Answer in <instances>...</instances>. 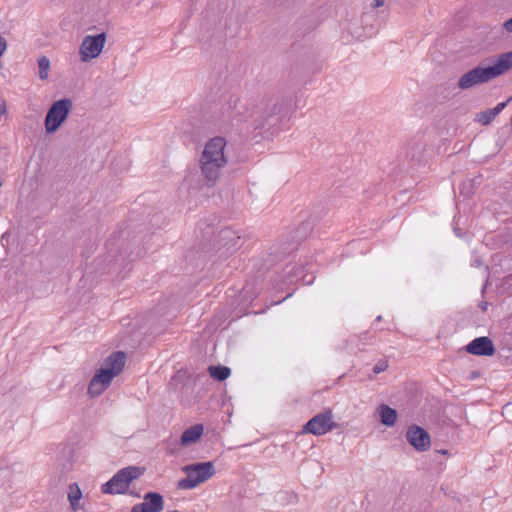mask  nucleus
Returning <instances> with one entry per match:
<instances>
[{"mask_svg":"<svg viewBox=\"0 0 512 512\" xmlns=\"http://www.w3.org/2000/svg\"><path fill=\"white\" fill-rule=\"evenodd\" d=\"M502 30L512 34V17L502 24Z\"/></svg>","mask_w":512,"mask_h":512,"instance_id":"23","label":"nucleus"},{"mask_svg":"<svg viewBox=\"0 0 512 512\" xmlns=\"http://www.w3.org/2000/svg\"><path fill=\"white\" fill-rule=\"evenodd\" d=\"M6 112V106L5 104L3 103L2 106H1V109H0V113L1 114H4Z\"/></svg>","mask_w":512,"mask_h":512,"instance_id":"26","label":"nucleus"},{"mask_svg":"<svg viewBox=\"0 0 512 512\" xmlns=\"http://www.w3.org/2000/svg\"><path fill=\"white\" fill-rule=\"evenodd\" d=\"M510 69H512V50L499 55L492 65L477 66L463 74L458 81V87L461 90H468L497 78Z\"/></svg>","mask_w":512,"mask_h":512,"instance_id":"2","label":"nucleus"},{"mask_svg":"<svg viewBox=\"0 0 512 512\" xmlns=\"http://www.w3.org/2000/svg\"><path fill=\"white\" fill-rule=\"evenodd\" d=\"M38 63V76L41 80H46L49 76L50 60L46 56H41L37 60Z\"/></svg>","mask_w":512,"mask_h":512,"instance_id":"18","label":"nucleus"},{"mask_svg":"<svg viewBox=\"0 0 512 512\" xmlns=\"http://www.w3.org/2000/svg\"><path fill=\"white\" fill-rule=\"evenodd\" d=\"M203 426L201 424L194 425V442L203 435Z\"/></svg>","mask_w":512,"mask_h":512,"instance_id":"22","label":"nucleus"},{"mask_svg":"<svg viewBox=\"0 0 512 512\" xmlns=\"http://www.w3.org/2000/svg\"><path fill=\"white\" fill-rule=\"evenodd\" d=\"M384 4H385V0H373L371 3V6L373 8H380V7L384 6Z\"/></svg>","mask_w":512,"mask_h":512,"instance_id":"25","label":"nucleus"},{"mask_svg":"<svg viewBox=\"0 0 512 512\" xmlns=\"http://www.w3.org/2000/svg\"><path fill=\"white\" fill-rule=\"evenodd\" d=\"M240 237L231 229H223L219 233V244L227 251L236 250L239 246Z\"/></svg>","mask_w":512,"mask_h":512,"instance_id":"13","label":"nucleus"},{"mask_svg":"<svg viewBox=\"0 0 512 512\" xmlns=\"http://www.w3.org/2000/svg\"><path fill=\"white\" fill-rule=\"evenodd\" d=\"M388 368V362L386 360L379 361L373 368L375 374L384 372Z\"/></svg>","mask_w":512,"mask_h":512,"instance_id":"21","label":"nucleus"},{"mask_svg":"<svg viewBox=\"0 0 512 512\" xmlns=\"http://www.w3.org/2000/svg\"><path fill=\"white\" fill-rule=\"evenodd\" d=\"M184 471L187 473L192 471V465L185 466ZM178 487L181 489H191L192 488V477L190 476V474H188L185 479H182L178 482Z\"/></svg>","mask_w":512,"mask_h":512,"instance_id":"19","label":"nucleus"},{"mask_svg":"<svg viewBox=\"0 0 512 512\" xmlns=\"http://www.w3.org/2000/svg\"><path fill=\"white\" fill-rule=\"evenodd\" d=\"M409 444L418 451H426L430 447V436L421 427L411 426L406 433Z\"/></svg>","mask_w":512,"mask_h":512,"instance_id":"8","label":"nucleus"},{"mask_svg":"<svg viewBox=\"0 0 512 512\" xmlns=\"http://www.w3.org/2000/svg\"><path fill=\"white\" fill-rule=\"evenodd\" d=\"M282 106L274 101H269L266 103H262L258 108L256 114L258 117H263V123H272L276 120V116L280 113Z\"/></svg>","mask_w":512,"mask_h":512,"instance_id":"12","label":"nucleus"},{"mask_svg":"<svg viewBox=\"0 0 512 512\" xmlns=\"http://www.w3.org/2000/svg\"><path fill=\"white\" fill-rule=\"evenodd\" d=\"M105 43V33L85 36L79 47L80 60L87 63L97 58L101 54Z\"/></svg>","mask_w":512,"mask_h":512,"instance_id":"6","label":"nucleus"},{"mask_svg":"<svg viewBox=\"0 0 512 512\" xmlns=\"http://www.w3.org/2000/svg\"><path fill=\"white\" fill-rule=\"evenodd\" d=\"M82 492L77 483H73L69 486L68 501L70 503L71 510L77 512L80 509V500Z\"/></svg>","mask_w":512,"mask_h":512,"instance_id":"16","label":"nucleus"},{"mask_svg":"<svg viewBox=\"0 0 512 512\" xmlns=\"http://www.w3.org/2000/svg\"><path fill=\"white\" fill-rule=\"evenodd\" d=\"M506 105V102H501L492 109L476 114L475 121L482 125L490 124L496 118V116H498L499 113L506 107Z\"/></svg>","mask_w":512,"mask_h":512,"instance_id":"14","label":"nucleus"},{"mask_svg":"<svg viewBox=\"0 0 512 512\" xmlns=\"http://www.w3.org/2000/svg\"><path fill=\"white\" fill-rule=\"evenodd\" d=\"M336 428H338V424L333 421V413L330 410H327L311 418L303 426L302 433L322 436Z\"/></svg>","mask_w":512,"mask_h":512,"instance_id":"7","label":"nucleus"},{"mask_svg":"<svg viewBox=\"0 0 512 512\" xmlns=\"http://www.w3.org/2000/svg\"><path fill=\"white\" fill-rule=\"evenodd\" d=\"M208 370L210 376L218 381H224L231 374L230 368L226 366H210Z\"/></svg>","mask_w":512,"mask_h":512,"instance_id":"17","label":"nucleus"},{"mask_svg":"<svg viewBox=\"0 0 512 512\" xmlns=\"http://www.w3.org/2000/svg\"><path fill=\"white\" fill-rule=\"evenodd\" d=\"M192 442V427L187 428L181 437V445H187Z\"/></svg>","mask_w":512,"mask_h":512,"instance_id":"20","label":"nucleus"},{"mask_svg":"<svg viewBox=\"0 0 512 512\" xmlns=\"http://www.w3.org/2000/svg\"><path fill=\"white\" fill-rule=\"evenodd\" d=\"M142 474L140 468L129 466L119 470L108 482L101 486L104 494H124L131 482L139 478Z\"/></svg>","mask_w":512,"mask_h":512,"instance_id":"4","label":"nucleus"},{"mask_svg":"<svg viewBox=\"0 0 512 512\" xmlns=\"http://www.w3.org/2000/svg\"><path fill=\"white\" fill-rule=\"evenodd\" d=\"M466 351L476 356H492L495 353V347L489 337L483 336L472 340L466 346Z\"/></svg>","mask_w":512,"mask_h":512,"instance_id":"10","label":"nucleus"},{"mask_svg":"<svg viewBox=\"0 0 512 512\" xmlns=\"http://www.w3.org/2000/svg\"><path fill=\"white\" fill-rule=\"evenodd\" d=\"M73 103L68 98L55 101L49 108L44 126L47 133H54L66 121L72 109Z\"/></svg>","mask_w":512,"mask_h":512,"instance_id":"5","label":"nucleus"},{"mask_svg":"<svg viewBox=\"0 0 512 512\" xmlns=\"http://www.w3.org/2000/svg\"><path fill=\"white\" fill-rule=\"evenodd\" d=\"M126 355L117 351L108 356L89 382L87 394L94 398L100 396L111 384L112 380L124 369Z\"/></svg>","mask_w":512,"mask_h":512,"instance_id":"3","label":"nucleus"},{"mask_svg":"<svg viewBox=\"0 0 512 512\" xmlns=\"http://www.w3.org/2000/svg\"><path fill=\"white\" fill-rule=\"evenodd\" d=\"M227 140L222 136L209 139L199 157V169L204 186L213 188L229 163Z\"/></svg>","mask_w":512,"mask_h":512,"instance_id":"1","label":"nucleus"},{"mask_svg":"<svg viewBox=\"0 0 512 512\" xmlns=\"http://www.w3.org/2000/svg\"><path fill=\"white\" fill-rule=\"evenodd\" d=\"M380 422L385 426H393L398 418L397 411L386 404H381L377 408Z\"/></svg>","mask_w":512,"mask_h":512,"instance_id":"15","label":"nucleus"},{"mask_svg":"<svg viewBox=\"0 0 512 512\" xmlns=\"http://www.w3.org/2000/svg\"><path fill=\"white\" fill-rule=\"evenodd\" d=\"M216 473L215 466L212 461L194 463V487L206 482Z\"/></svg>","mask_w":512,"mask_h":512,"instance_id":"11","label":"nucleus"},{"mask_svg":"<svg viewBox=\"0 0 512 512\" xmlns=\"http://www.w3.org/2000/svg\"><path fill=\"white\" fill-rule=\"evenodd\" d=\"M163 508V497L157 492H149L144 495L142 503L132 507L131 512H161Z\"/></svg>","mask_w":512,"mask_h":512,"instance_id":"9","label":"nucleus"},{"mask_svg":"<svg viewBox=\"0 0 512 512\" xmlns=\"http://www.w3.org/2000/svg\"><path fill=\"white\" fill-rule=\"evenodd\" d=\"M7 48L6 40L0 36V57L4 54Z\"/></svg>","mask_w":512,"mask_h":512,"instance_id":"24","label":"nucleus"}]
</instances>
